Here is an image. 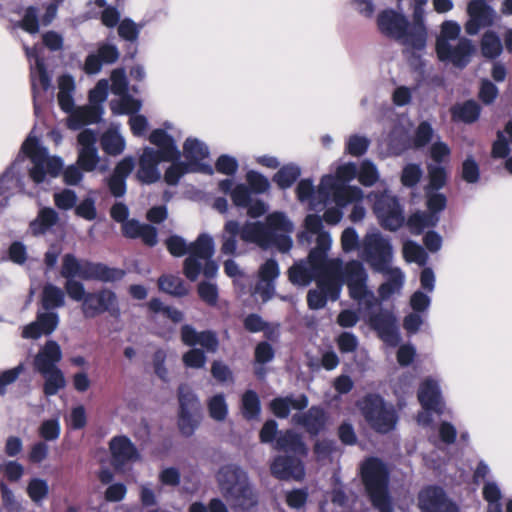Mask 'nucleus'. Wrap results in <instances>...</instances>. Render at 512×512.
<instances>
[{
  "instance_id": "473e14b6",
  "label": "nucleus",
  "mask_w": 512,
  "mask_h": 512,
  "mask_svg": "<svg viewBox=\"0 0 512 512\" xmlns=\"http://www.w3.org/2000/svg\"><path fill=\"white\" fill-rule=\"evenodd\" d=\"M184 152L186 162H173L172 165L166 170L164 180L168 185L178 184L180 178L192 170V139L187 138L184 143Z\"/></svg>"
},
{
  "instance_id": "6e6d98bb",
  "label": "nucleus",
  "mask_w": 512,
  "mask_h": 512,
  "mask_svg": "<svg viewBox=\"0 0 512 512\" xmlns=\"http://www.w3.org/2000/svg\"><path fill=\"white\" fill-rule=\"evenodd\" d=\"M15 27H19L30 34L39 32V17L38 9L34 6H29L25 9L22 19L16 22Z\"/></svg>"
},
{
  "instance_id": "dca6fc26",
  "label": "nucleus",
  "mask_w": 512,
  "mask_h": 512,
  "mask_svg": "<svg viewBox=\"0 0 512 512\" xmlns=\"http://www.w3.org/2000/svg\"><path fill=\"white\" fill-rule=\"evenodd\" d=\"M418 500L423 512H459L458 507L447 498L443 488L439 486L423 489Z\"/></svg>"
},
{
  "instance_id": "864d4df0",
  "label": "nucleus",
  "mask_w": 512,
  "mask_h": 512,
  "mask_svg": "<svg viewBox=\"0 0 512 512\" xmlns=\"http://www.w3.org/2000/svg\"><path fill=\"white\" fill-rule=\"evenodd\" d=\"M271 233L277 231L289 233L293 229L292 222L283 212H273L267 216L266 224H264Z\"/></svg>"
},
{
  "instance_id": "8fccbe9b",
  "label": "nucleus",
  "mask_w": 512,
  "mask_h": 512,
  "mask_svg": "<svg viewBox=\"0 0 512 512\" xmlns=\"http://www.w3.org/2000/svg\"><path fill=\"white\" fill-rule=\"evenodd\" d=\"M432 215L416 212L408 217L407 226L410 232L414 235H420L427 227H434L437 222Z\"/></svg>"
},
{
  "instance_id": "393cba45",
  "label": "nucleus",
  "mask_w": 512,
  "mask_h": 512,
  "mask_svg": "<svg viewBox=\"0 0 512 512\" xmlns=\"http://www.w3.org/2000/svg\"><path fill=\"white\" fill-rule=\"evenodd\" d=\"M62 359V351L56 341L49 340L38 351L34 358V369L41 373H47L51 370L57 369V364Z\"/></svg>"
},
{
  "instance_id": "13d9d810",
  "label": "nucleus",
  "mask_w": 512,
  "mask_h": 512,
  "mask_svg": "<svg viewBox=\"0 0 512 512\" xmlns=\"http://www.w3.org/2000/svg\"><path fill=\"white\" fill-rule=\"evenodd\" d=\"M142 27L143 25L135 23L130 18H125L118 24V35L125 41L135 43Z\"/></svg>"
},
{
  "instance_id": "2f4dec72",
  "label": "nucleus",
  "mask_w": 512,
  "mask_h": 512,
  "mask_svg": "<svg viewBox=\"0 0 512 512\" xmlns=\"http://www.w3.org/2000/svg\"><path fill=\"white\" fill-rule=\"evenodd\" d=\"M271 232L260 222H246L241 227V239L247 243L257 244L266 249L269 247Z\"/></svg>"
},
{
  "instance_id": "4c0bfd02",
  "label": "nucleus",
  "mask_w": 512,
  "mask_h": 512,
  "mask_svg": "<svg viewBox=\"0 0 512 512\" xmlns=\"http://www.w3.org/2000/svg\"><path fill=\"white\" fill-rule=\"evenodd\" d=\"M59 220L58 213L52 208H42L37 217L30 223L33 235H43L50 230Z\"/></svg>"
},
{
  "instance_id": "ddd939ff",
  "label": "nucleus",
  "mask_w": 512,
  "mask_h": 512,
  "mask_svg": "<svg viewBox=\"0 0 512 512\" xmlns=\"http://www.w3.org/2000/svg\"><path fill=\"white\" fill-rule=\"evenodd\" d=\"M375 210L385 230L397 231L404 224L402 207L396 197H383L376 202Z\"/></svg>"
},
{
  "instance_id": "338daca9",
  "label": "nucleus",
  "mask_w": 512,
  "mask_h": 512,
  "mask_svg": "<svg viewBox=\"0 0 512 512\" xmlns=\"http://www.w3.org/2000/svg\"><path fill=\"white\" fill-rule=\"evenodd\" d=\"M369 140L364 136L352 135L346 143V152L354 157L364 155L369 147Z\"/></svg>"
},
{
  "instance_id": "cd10ccee",
  "label": "nucleus",
  "mask_w": 512,
  "mask_h": 512,
  "mask_svg": "<svg viewBox=\"0 0 512 512\" xmlns=\"http://www.w3.org/2000/svg\"><path fill=\"white\" fill-rule=\"evenodd\" d=\"M308 397L305 394L294 398L292 395L284 397H275L269 403V409L279 419H286L290 414V409L302 411L308 406Z\"/></svg>"
},
{
  "instance_id": "49530a36",
  "label": "nucleus",
  "mask_w": 512,
  "mask_h": 512,
  "mask_svg": "<svg viewBox=\"0 0 512 512\" xmlns=\"http://www.w3.org/2000/svg\"><path fill=\"white\" fill-rule=\"evenodd\" d=\"M209 148L206 144L194 138V173L199 172L206 175H213L214 169L211 164L202 162L208 158Z\"/></svg>"
},
{
  "instance_id": "e2e57ef3",
  "label": "nucleus",
  "mask_w": 512,
  "mask_h": 512,
  "mask_svg": "<svg viewBox=\"0 0 512 512\" xmlns=\"http://www.w3.org/2000/svg\"><path fill=\"white\" fill-rule=\"evenodd\" d=\"M79 263V259L73 254H65L62 258V266L60 270V274L63 278L66 279V283L64 285L65 291L67 292V285L69 282H77L75 280V274L77 271V266Z\"/></svg>"
},
{
  "instance_id": "de8ad7c7",
  "label": "nucleus",
  "mask_w": 512,
  "mask_h": 512,
  "mask_svg": "<svg viewBox=\"0 0 512 512\" xmlns=\"http://www.w3.org/2000/svg\"><path fill=\"white\" fill-rule=\"evenodd\" d=\"M158 287L161 291L173 296H183L188 292L183 280L175 275L160 276L158 279Z\"/></svg>"
},
{
  "instance_id": "20e7f679",
  "label": "nucleus",
  "mask_w": 512,
  "mask_h": 512,
  "mask_svg": "<svg viewBox=\"0 0 512 512\" xmlns=\"http://www.w3.org/2000/svg\"><path fill=\"white\" fill-rule=\"evenodd\" d=\"M67 294L73 301L81 302V312L85 319H93L106 312L113 318L121 315L118 297L108 288L86 292L81 282H69Z\"/></svg>"
},
{
  "instance_id": "ea45409f",
  "label": "nucleus",
  "mask_w": 512,
  "mask_h": 512,
  "mask_svg": "<svg viewBox=\"0 0 512 512\" xmlns=\"http://www.w3.org/2000/svg\"><path fill=\"white\" fill-rule=\"evenodd\" d=\"M241 413L248 421L258 419L261 413V402L256 391L248 389L242 394Z\"/></svg>"
},
{
  "instance_id": "f3484780",
  "label": "nucleus",
  "mask_w": 512,
  "mask_h": 512,
  "mask_svg": "<svg viewBox=\"0 0 512 512\" xmlns=\"http://www.w3.org/2000/svg\"><path fill=\"white\" fill-rule=\"evenodd\" d=\"M469 20L465 24V31L469 35H476L481 28L489 27L494 21V10L484 0H471L467 6Z\"/></svg>"
},
{
  "instance_id": "09e8293b",
  "label": "nucleus",
  "mask_w": 512,
  "mask_h": 512,
  "mask_svg": "<svg viewBox=\"0 0 512 512\" xmlns=\"http://www.w3.org/2000/svg\"><path fill=\"white\" fill-rule=\"evenodd\" d=\"M41 375L45 379L43 392L46 396L56 395L59 390L66 386L64 374L59 368L47 373H41Z\"/></svg>"
},
{
  "instance_id": "423d86ee",
  "label": "nucleus",
  "mask_w": 512,
  "mask_h": 512,
  "mask_svg": "<svg viewBox=\"0 0 512 512\" xmlns=\"http://www.w3.org/2000/svg\"><path fill=\"white\" fill-rule=\"evenodd\" d=\"M21 151L27 155L33 166L29 170L30 178L36 183H42L46 175L56 177L63 169V162L58 157H50L47 150L41 147L36 137L29 135L23 142Z\"/></svg>"
},
{
  "instance_id": "2eb2a0df",
  "label": "nucleus",
  "mask_w": 512,
  "mask_h": 512,
  "mask_svg": "<svg viewBox=\"0 0 512 512\" xmlns=\"http://www.w3.org/2000/svg\"><path fill=\"white\" fill-rule=\"evenodd\" d=\"M369 325L377 333L378 337L386 343L396 344L399 341L397 319L394 313L387 309H381L369 316Z\"/></svg>"
},
{
  "instance_id": "39448f33",
  "label": "nucleus",
  "mask_w": 512,
  "mask_h": 512,
  "mask_svg": "<svg viewBox=\"0 0 512 512\" xmlns=\"http://www.w3.org/2000/svg\"><path fill=\"white\" fill-rule=\"evenodd\" d=\"M360 410L369 427L379 434H387L395 429L398 415L392 405H388L378 393H368L357 401Z\"/></svg>"
},
{
  "instance_id": "a18cd8bd",
  "label": "nucleus",
  "mask_w": 512,
  "mask_h": 512,
  "mask_svg": "<svg viewBox=\"0 0 512 512\" xmlns=\"http://www.w3.org/2000/svg\"><path fill=\"white\" fill-rule=\"evenodd\" d=\"M503 50L499 36L494 31H487L481 39L482 55L489 59L497 58Z\"/></svg>"
},
{
  "instance_id": "f03ea898",
  "label": "nucleus",
  "mask_w": 512,
  "mask_h": 512,
  "mask_svg": "<svg viewBox=\"0 0 512 512\" xmlns=\"http://www.w3.org/2000/svg\"><path fill=\"white\" fill-rule=\"evenodd\" d=\"M149 141L159 149L146 147L140 156L136 177L143 184H152L160 180L158 165L161 161H174L180 157V151L173 138L164 130L152 131Z\"/></svg>"
},
{
  "instance_id": "9b49d317",
  "label": "nucleus",
  "mask_w": 512,
  "mask_h": 512,
  "mask_svg": "<svg viewBox=\"0 0 512 512\" xmlns=\"http://www.w3.org/2000/svg\"><path fill=\"white\" fill-rule=\"evenodd\" d=\"M302 457L280 454L270 463L271 475L281 481H302L305 477V465Z\"/></svg>"
},
{
  "instance_id": "412c9836",
  "label": "nucleus",
  "mask_w": 512,
  "mask_h": 512,
  "mask_svg": "<svg viewBox=\"0 0 512 512\" xmlns=\"http://www.w3.org/2000/svg\"><path fill=\"white\" fill-rule=\"evenodd\" d=\"M273 448L284 454L302 458H306L309 453V449L302 436L293 429L280 431Z\"/></svg>"
},
{
  "instance_id": "0e129e2a",
  "label": "nucleus",
  "mask_w": 512,
  "mask_h": 512,
  "mask_svg": "<svg viewBox=\"0 0 512 512\" xmlns=\"http://www.w3.org/2000/svg\"><path fill=\"white\" fill-rule=\"evenodd\" d=\"M357 177L363 186L371 187L378 181L379 174L376 166L371 161L365 160L361 163Z\"/></svg>"
},
{
  "instance_id": "58836bf2",
  "label": "nucleus",
  "mask_w": 512,
  "mask_h": 512,
  "mask_svg": "<svg viewBox=\"0 0 512 512\" xmlns=\"http://www.w3.org/2000/svg\"><path fill=\"white\" fill-rule=\"evenodd\" d=\"M41 305L44 310H54L65 305V292L58 286L47 283L41 292Z\"/></svg>"
},
{
  "instance_id": "79ce46f5",
  "label": "nucleus",
  "mask_w": 512,
  "mask_h": 512,
  "mask_svg": "<svg viewBox=\"0 0 512 512\" xmlns=\"http://www.w3.org/2000/svg\"><path fill=\"white\" fill-rule=\"evenodd\" d=\"M301 170L295 164L283 165L274 175L272 181L282 190L290 188L300 177Z\"/></svg>"
},
{
  "instance_id": "603ef678",
  "label": "nucleus",
  "mask_w": 512,
  "mask_h": 512,
  "mask_svg": "<svg viewBox=\"0 0 512 512\" xmlns=\"http://www.w3.org/2000/svg\"><path fill=\"white\" fill-rule=\"evenodd\" d=\"M199 298L209 307H216L219 300V290L216 284L209 281H201L197 285Z\"/></svg>"
},
{
  "instance_id": "6ab92c4d",
  "label": "nucleus",
  "mask_w": 512,
  "mask_h": 512,
  "mask_svg": "<svg viewBox=\"0 0 512 512\" xmlns=\"http://www.w3.org/2000/svg\"><path fill=\"white\" fill-rule=\"evenodd\" d=\"M330 247L331 237L329 233L320 232L316 238V246L310 250L308 256L317 268H320V265H322L327 268L330 273H335L341 268V260L339 258H328L327 253Z\"/></svg>"
},
{
  "instance_id": "37998d69",
  "label": "nucleus",
  "mask_w": 512,
  "mask_h": 512,
  "mask_svg": "<svg viewBox=\"0 0 512 512\" xmlns=\"http://www.w3.org/2000/svg\"><path fill=\"white\" fill-rule=\"evenodd\" d=\"M31 83L32 89L34 93V98L36 97V90L41 88L46 91L51 86L50 77L46 71L45 63L42 58H37L34 66H31Z\"/></svg>"
},
{
  "instance_id": "e433bc0d",
  "label": "nucleus",
  "mask_w": 512,
  "mask_h": 512,
  "mask_svg": "<svg viewBox=\"0 0 512 512\" xmlns=\"http://www.w3.org/2000/svg\"><path fill=\"white\" fill-rule=\"evenodd\" d=\"M213 254L214 242L212 237L207 234H200L194 241V279L201 270L199 259L212 258Z\"/></svg>"
},
{
  "instance_id": "680f3d73",
  "label": "nucleus",
  "mask_w": 512,
  "mask_h": 512,
  "mask_svg": "<svg viewBox=\"0 0 512 512\" xmlns=\"http://www.w3.org/2000/svg\"><path fill=\"white\" fill-rule=\"evenodd\" d=\"M461 178L469 184L477 183L480 179V167L473 156H467L462 162Z\"/></svg>"
},
{
  "instance_id": "f257e3e1",
  "label": "nucleus",
  "mask_w": 512,
  "mask_h": 512,
  "mask_svg": "<svg viewBox=\"0 0 512 512\" xmlns=\"http://www.w3.org/2000/svg\"><path fill=\"white\" fill-rule=\"evenodd\" d=\"M216 480L223 497L234 508L248 511L258 504V496L248 474L236 464L220 467Z\"/></svg>"
},
{
  "instance_id": "4d7b16f0",
  "label": "nucleus",
  "mask_w": 512,
  "mask_h": 512,
  "mask_svg": "<svg viewBox=\"0 0 512 512\" xmlns=\"http://www.w3.org/2000/svg\"><path fill=\"white\" fill-rule=\"evenodd\" d=\"M48 493L49 486L46 480L33 478L29 481L27 494L34 503H41L45 498H47Z\"/></svg>"
},
{
  "instance_id": "c85d7f7f",
  "label": "nucleus",
  "mask_w": 512,
  "mask_h": 512,
  "mask_svg": "<svg viewBox=\"0 0 512 512\" xmlns=\"http://www.w3.org/2000/svg\"><path fill=\"white\" fill-rule=\"evenodd\" d=\"M179 413L178 427L185 436L192 435V397L189 386L181 385L178 391Z\"/></svg>"
},
{
  "instance_id": "7c9ffc66",
  "label": "nucleus",
  "mask_w": 512,
  "mask_h": 512,
  "mask_svg": "<svg viewBox=\"0 0 512 512\" xmlns=\"http://www.w3.org/2000/svg\"><path fill=\"white\" fill-rule=\"evenodd\" d=\"M167 250L174 257H182L189 254L184 261V274L188 279L192 280V243H188L185 239L178 235H172L165 240Z\"/></svg>"
},
{
  "instance_id": "4be33fe9",
  "label": "nucleus",
  "mask_w": 512,
  "mask_h": 512,
  "mask_svg": "<svg viewBox=\"0 0 512 512\" xmlns=\"http://www.w3.org/2000/svg\"><path fill=\"white\" fill-rule=\"evenodd\" d=\"M120 53L116 45L99 43L97 51L89 54L84 63V71L87 74H97L103 64H113L119 59Z\"/></svg>"
},
{
  "instance_id": "a878e982",
  "label": "nucleus",
  "mask_w": 512,
  "mask_h": 512,
  "mask_svg": "<svg viewBox=\"0 0 512 512\" xmlns=\"http://www.w3.org/2000/svg\"><path fill=\"white\" fill-rule=\"evenodd\" d=\"M325 271L329 272L327 268H325L322 265H320V268H317V266H315L314 263L311 261L310 257L307 256L306 261L294 264L292 267L289 268L288 276L289 280L293 284L307 286L313 280L316 281L317 277H319L321 273Z\"/></svg>"
},
{
  "instance_id": "774afa93",
  "label": "nucleus",
  "mask_w": 512,
  "mask_h": 512,
  "mask_svg": "<svg viewBox=\"0 0 512 512\" xmlns=\"http://www.w3.org/2000/svg\"><path fill=\"white\" fill-rule=\"evenodd\" d=\"M279 265L277 261L270 258L260 266L259 278L262 282H265L268 286H272L274 280L279 276Z\"/></svg>"
},
{
  "instance_id": "aec40b11",
  "label": "nucleus",
  "mask_w": 512,
  "mask_h": 512,
  "mask_svg": "<svg viewBox=\"0 0 512 512\" xmlns=\"http://www.w3.org/2000/svg\"><path fill=\"white\" fill-rule=\"evenodd\" d=\"M321 185L332 192L334 202L341 208L358 202L363 197V192L359 187L339 184L332 176H325Z\"/></svg>"
},
{
  "instance_id": "c9c22d12",
  "label": "nucleus",
  "mask_w": 512,
  "mask_h": 512,
  "mask_svg": "<svg viewBox=\"0 0 512 512\" xmlns=\"http://www.w3.org/2000/svg\"><path fill=\"white\" fill-rule=\"evenodd\" d=\"M341 268L335 273L323 272L316 279L317 287L325 293L326 297H330L331 300L335 301L339 298L341 291Z\"/></svg>"
},
{
  "instance_id": "f704fd0d",
  "label": "nucleus",
  "mask_w": 512,
  "mask_h": 512,
  "mask_svg": "<svg viewBox=\"0 0 512 512\" xmlns=\"http://www.w3.org/2000/svg\"><path fill=\"white\" fill-rule=\"evenodd\" d=\"M451 119L453 122H462L465 124L475 123L481 114V106L473 99L462 103H456L450 108Z\"/></svg>"
},
{
  "instance_id": "5fc2aeb1",
  "label": "nucleus",
  "mask_w": 512,
  "mask_h": 512,
  "mask_svg": "<svg viewBox=\"0 0 512 512\" xmlns=\"http://www.w3.org/2000/svg\"><path fill=\"white\" fill-rule=\"evenodd\" d=\"M460 25L455 21H444L441 25L440 35L436 38L435 50L440 49V44H450L449 41L458 39Z\"/></svg>"
},
{
  "instance_id": "72a5a7b5",
  "label": "nucleus",
  "mask_w": 512,
  "mask_h": 512,
  "mask_svg": "<svg viewBox=\"0 0 512 512\" xmlns=\"http://www.w3.org/2000/svg\"><path fill=\"white\" fill-rule=\"evenodd\" d=\"M418 401L423 409L427 411L440 410L441 394L437 383L434 380H424L418 390Z\"/></svg>"
},
{
  "instance_id": "c03bdc74",
  "label": "nucleus",
  "mask_w": 512,
  "mask_h": 512,
  "mask_svg": "<svg viewBox=\"0 0 512 512\" xmlns=\"http://www.w3.org/2000/svg\"><path fill=\"white\" fill-rule=\"evenodd\" d=\"M74 90V82L70 76H62L59 79V92L57 95L58 103L65 112L72 111L74 101L72 93Z\"/></svg>"
},
{
  "instance_id": "7ed1b4c3",
  "label": "nucleus",
  "mask_w": 512,
  "mask_h": 512,
  "mask_svg": "<svg viewBox=\"0 0 512 512\" xmlns=\"http://www.w3.org/2000/svg\"><path fill=\"white\" fill-rule=\"evenodd\" d=\"M361 480L372 506L379 512H393L389 494V471L383 461L370 457L361 465Z\"/></svg>"
},
{
  "instance_id": "c756f323",
  "label": "nucleus",
  "mask_w": 512,
  "mask_h": 512,
  "mask_svg": "<svg viewBox=\"0 0 512 512\" xmlns=\"http://www.w3.org/2000/svg\"><path fill=\"white\" fill-rule=\"evenodd\" d=\"M110 450L113 461L117 465H124L139 459V453L135 445L125 436L114 437L110 441Z\"/></svg>"
},
{
  "instance_id": "4468645a",
  "label": "nucleus",
  "mask_w": 512,
  "mask_h": 512,
  "mask_svg": "<svg viewBox=\"0 0 512 512\" xmlns=\"http://www.w3.org/2000/svg\"><path fill=\"white\" fill-rule=\"evenodd\" d=\"M77 164L85 171H93L99 163L98 149L96 147L97 134L91 129H85L78 134Z\"/></svg>"
},
{
  "instance_id": "0eeeda50",
  "label": "nucleus",
  "mask_w": 512,
  "mask_h": 512,
  "mask_svg": "<svg viewBox=\"0 0 512 512\" xmlns=\"http://www.w3.org/2000/svg\"><path fill=\"white\" fill-rule=\"evenodd\" d=\"M341 280L349 290V296L358 302H364L367 308L373 307L377 300L367 287L368 275L363 264L358 260H350L341 264Z\"/></svg>"
},
{
  "instance_id": "bf43d9fd",
  "label": "nucleus",
  "mask_w": 512,
  "mask_h": 512,
  "mask_svg": "<svg viewBox=\"0 0 512 512\" xmlns=\"http://www.w3.org/2000/svg\"><path fill=\"white\" fill-rule=\"evenodd\" d=\"M208 411L212 419L223 421L228 414V406L223 394H216L208 401Z\"/></svg>"
},
{
  "instance_id": "b1692460",
  "label": "nucleus",
  "mask_w": 512,
  "mask_h": 512,
  "mask_svg": "<svg viewBox=\"0 0 512 512\" xmlns=\"http://www.w3.org/2000/svg\"><path fill=\"white\" fill-rule=\"evenodd\" d=\"M59 317L52 310L38 312L36 320L24 327L23 338L38 339L42 334H51L58 326Z\"/></svg>"
},
{
  "instance_id": "69168bd1",
  "label": "nucleus",
  "mask_w": 512,
  "mask_h": 512,
  "mask_svg": "<svg viewBox=\"0 0 512 512\" xmlns=\"http://www.w3.org/2000/svg\"><path fill=\"white\" fill-rule=\"evenodd\" d=\"M246 181L249 185V190L256 194H262L269 190L270 182L261 173L250 170L246 174Z\"/></svg>"
},
{
  "instance_id": "a19ab883",
  "label": "nucleus",
  "mask_w": 512,
  "mask_h": 512,
  "mask_svg": "<svg viewBox=\"0 0 512 512\" xmlns=\"http://www.w3.org/2000/svg\"><path fill=\"white\" fill-rule=\"evenodd\" d=\"M102 150L112 156L121 154L125 148L124 138L115 129H108L100 138Z\"/></svg>"
},
{
  "instance_id": "bb28decb",
  "label": "nucleus",
  "mask_w": 512,
  "mask_h": 512,
  "mask_svg": "<svg viewBox=\"0 0 512 512\" xmlns=\"http://www.w3.org/2000/svg\"><path fill=\"white\" fill-rule=\"evenodd\" d=\"M408 33L409 48L413 51H423L427 45L428 32L420 8H416L413 12L412 22L409 21Z\"/></svg>"
},
{
  "instance_id": "5701e85b",
  "label": "nucleus",
  "mask_w": 512,
  "mask_h": 512,
  "mask_svg": "<svg viewBox=\"0 0 512 512\" xmlns=\"http://www.w3.org/2000/svg\"><path fill=\"white\" fill-rule=\"evenodd\" d=\"M194 369L204 367L207 358L205 353H215L219 348V339L217 333L212 330L196 331L194 330Z\"/></svg>"
},
{
  "instance_id": "052dcab7",
  "label": "nucleus",
  "mask_w": 512,
  "mask_h": 512,
  "mask_svg": "<svg viewBox=\"0 0 512 512\" xmlns=\"http://www.w3.org/2000/svg\"><path fill=\"white\" fill-rule=\"evenodd\" d=\"M111 110L116 115L134 113L140 110L141 103L131 96H123L119 100L111 101Z\"/></svg>"
},
{
  "instance_id": "3c124183",
  "label": "nucleus",
  "mask_w": 512,
  "mask_h": 512,
  "mask_svg": "<svg viewBox=\"0 0 512 512\" xmlns=\"http://www.w3.org/2000/svg\"><path fill=\"white\" fill-rule=\"evenodd\" d=\"M428 185L426 191H439L442 189L448 179L447 171L442 166L428 165Z\"/></svg>"
},
{
  "instance_id": "f8f14e48",
  "label": "nucleus",
  "mask_w": 512,
  "mask_h": 512,
  "mask_svg": "<svg viewBox=\"0 0 512 512\" xmlns=\"http://www.w3.org/2000/svg\"><path fill=\"white\" fill-rule=\"evenodd\" d=\"M125 274L126 272L120 268H113L103 263H94L79 259L75 278L78 277L87 281L116 282L120 281Z\"/></svg>"
},
{
  "instance_id": "9d476101",
  "label": "nucleus",
  "mask_w": 512,
  "mask_h": 512,
  "mask_svg": "<svg viewBox=\"0 0 512 512\" xmlns=\"http://www.w3.org/2000/svg\"><path fill=\"white\" fill-rule=\"evenodd\" d=\"M440 49L435 50L441 62H449L454 67L464 69L471 62L472 56L476 53V47L472 40L461 37L455 46L451 44H440Z\"/></svg>"
},
{
  "instance_id": "1a4fd4ad",
  "label": "nucleus",
  "mask_w": 512,
  "mask_h": 512,
  "mask_svg": "<svg viewBox=\"0 0 512 512\" xmlns=\"http://www.w3.org/2000/svg\"><path fill=\"white\" fill-rule=\"evenodd\" d=\"M378 31L386 38L395 40L409 48L408 18L393 9L382 10L376 18Z\"/></svg>"
},
{
  "instance_id": "6e6552de",
  "label": "nucleus",
  "mask_w": 512,
  "mask_h": 512,
  "mask_svg": "<svg viewBox=\"0 0 512 512\" xmlns=\"http://www.w3.org/2000/svg\"><path fill=\"white\" fill-rule=\"evenodd\" d=\"M362 254L371 268L380 273L389 271L392 246L380 234H367L362 243Z\"/></svg>"
},
{
  "instance_id": "a211bd4d",
  "label": "nucleus",
  "mask_w": 512,
  "mask_h": 512,
  "mask_svg": "<svg viewBox=\"0 0 512 512\" xmlns=\"http://www.w3.org/2000/svg\"><path fill=\"white\" fill-rule=\"evenodd\" d=\"M292 421L303 427L311 437H316L326 429L328 415L321 406L314 405L306 412L294 414Z\"/></svg>"
}]
</instances>
